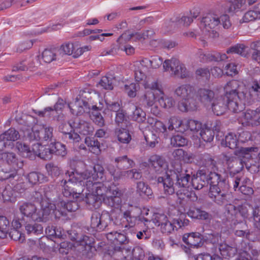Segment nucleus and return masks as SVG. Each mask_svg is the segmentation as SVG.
Segmentation results:
<instances>
[{
  "label": "nucleus",
  "mask_w": 260,
  "mask_h": 260,
  "mask_svg": "<svg viewBox=\"0 0 260 260\" xmlns=\"http://www.w3.org/2000/svg\"><path fill=\"white\" fill-rule=\"evenodd\" d=\"M90 174H79L77 172L68 171L64 174L63 178L60 180V186L62 187V193L64 197H70L75 196L78 197L80 192H78L76 187L79 185L83 180L86 179L85 185L87 190L95 194L103 200L104 203L111 207L118 208L122 201L121 197L122 192L117 187L113 186L107 187L100 182H93L89 176Z\"/></svg>",
  "instance_id": "1"
},
{
  "label": "nucleus",
  "mask_w": 260,
  "mask_h": 260,
  "mask_svg": "<svg viewBox=\"0 0 260 260\" xmlns=\"http://www.w3.org/2000/svg\"><path fill=\"white\" fill-rule=\"evenodd\" d=\"M172 167L164 176H159L156 179L158 185L163 187L164 192L167 195L175 193L174 180L176 181L175 185L180 187H186L190 182V173L181 164L175 163Z\"/></svg>",
  "instance_id": "2"
},
{
  "label": "nucleus",
  "mask_w": 260,
  "mask_h": 260,
  "mask_svg": "<svg viewBox=\"0 0 260 260\" xmlns=\"http://www.w3.org/2000/svg\"><path fill=\"white\" fill-rule=\"evenodd\" d=\"M247 208L243 205L235 206L233 204H228L225 207V216L227 221L230 222L232 228L235 229L239 225L241 230H236L235 234L238 236H244L247 233V225L245 219L248 216Z\"/></svg>",
  "instance_id": "3"
},
{
  "label": "nucleus",
  "mask_w": 260,
  "mask_h": 260,
  "mask_svg": "<svg viewBox=\"0 0 260 260\" xmlns=\"http://www.w3.org/2000/svg\"><path fill=\"white\" fill-rule=\"evenodd\" d=\"M258 148L256 147H241L235 151V154L238 156L225 155L224 159L228 165L231 173L236 174L241 171L244 166H248V161L253 157V153L257 152Z\"/></svg>",
  "instance_id": "4"
},
{
  "label": "nucleus",
  "mask_w": 260,
  "mask_h": 260,
  "mask_svg": "<svg viewBox=\"0 0 260 260\" xmlns=\"http://www.w3.org/2000/svg\"><path fill=\"white\" fill-rule=\"evenodd\" d=\"M85 91L80 93L75 99L73 104H68V106L72 114L82 115L84 113H89L90 119L95 124L99 127H103L105 125V119L101 112L96 111L90 112V105L84 98H86Z\"/></svg>",
  "instance_id": "5"
},
{
  "label": "nucleus",
  "mask_w": 260,
  "mask_h": 260,
  "mask_svg": "<svg viewBox=\"0 0 260 260\" xmlns=\"http://www.w3.org/2000/svg\"><path fill=\"white\" fill-rule=\"evenodd\" d=\"M203 31L208 33L210 38L218 37L217 30L222 26L224 29H229L232 26L230 17L227 14H223L219 17L214 13L207 14L201 21Z\"/></svg>",
  "instance_id": "6"
},
{
  "label": "nucleus",
  "mask_w": 260,
  "mask_h": 260,
  "mask_svg": "<svg viewBox=\"0 0 260 260\" xmlns=\"http://www.w3.org/2000/svg\"><path fill=\"white\" fill-rule=\"evenodd\" d=\"M163 68L165 71L170 72L171 76L180 79L188 78L191 76V73L186 69L185 65L175 58L165 60L163 63Z\"/></svg>",
  "instance_id": "7"
},
{
  "label": "nucleus",
  "mask_w": 260,
  "mask_h": 260,
  "mask_svg": "<svg viewBox=\"0 0 260 260\" xmlns=\"http://www.w3.org/2000/svg\"><path fill=\"white\" fill-rule=\"evenodd\" d=\"M242 83L236 80H232L228 82L224 87L225 91L224 96L229 100L230 98L239 99L240 101H244L246 98V93L241 91Z\"/></svg>",
  "instance_id": "8"
},
{
  "label": "nucleus",
  "mask_w": 260,
  "mask_h": 260,
  "mask_svg": "<svg viewBox=\"0 0 260 260\" xmlns=\"http://www.w3.org/2000/svg\"><path fill=\"white\" fill-rule=\"evenodd\" d=\"M41 209L38 208V222H46L49 219L51 214H53L55 218L57 212L58 203L56 204L51 203L49 201H43L41 202Z\"/></svg>",
  "instance_id": "9"
},
{
  "label": "nucleus",
  "mask_w": 260,
  "mask_h": 260,
  "mask_svg": "<svg viewBox=\"0 0 260 260\" xmlns=\"http://www.w3.org/2000/svg\"><path fill=\"white\" fill-rule=\"evenodd\" d=\"M152 220L155 225L160 226V230L162 233L166 235H169L174 231L175 228H176L174 222L170 221L167 215L164 214L155 213Z\"/></svg>",
  "instance_id": "10"
},
{
  "label": "nucleus",
  "mask_w": 260,
  "mask_h": 260,
  "mask_svg": "<svg viewBox=\"0 0 260 260\" xmlns=\"http://www.w3.org/2000/svg\"><path fill=\"white\" fill-rule=\"evenodd\" d=\"M111 221V217L109 213L103 212L93 213L91 217L90 227L95 231H103L107 227Z\"/></svg>",
  "instance_id": "11"
},
{
  "label": "nucleus",
  "mask_w": 260,
  "mask_h": 260,
  "mask_svg": "<svg viewBox=\"0 0 260 260\" xmlns=\"http://www.w3.org/2000/svg\"><path fill=\"white\" fill-rule=\"evenodd\" d=\"M18 209L23 218L25 217L34 221L38 222L39 216L38 215V208L34 204L30 202L19 203Z\"/></svg>",
  "instance_id": "12"
},
{
  "label": "nucleus",
  "mask_w": 260,
  "mask_h": 260,
  "mask_svg": "<svg viewBox=\"0 0 260 260\" xmlns=\"http://www.w3.org/2000/svg\"><path fill=\"white\" fill-rule=\"evenodd\" d=\"M206 176H207V180L208 184L210 185V189L212 188H226L227 184L226 179L222 178L221 175L216 171H206Z\"/></svg>",
  "instance_id": "13"
},
{
  "label": "nucleus",
  "mask_w": 260,
  "mask_h": 260,
  "mask_svg": "<svg viewBox=\"0 0 260 260\" xmlns=\"http://www.w3.org/2000/svg\"><path fill=\"white\" fill-rule=\"evenodd\" d=\"M183 241L191 247L199 248L204 244V237L198 232L185 234L182 237Z\"/></svg>",
  "instance_id": "14"
},
{
  "label": "nucleus",
  "mask_w": 260,
  "mask_h": 260,
  "mask_svg": "<svg viewBox=\"0 0 260 260\" xmlns=\"http://www.w3.org/2000/svg\"><path fill=\"white\" fill-rule=\"evenodd\" d=\"M79 208V205L76 201H69L66 203L63 201L58 202L57 212L56 218H59L62 216H66L67 212H75Z\"/></svg>",
  "instance_id": "15"
},
{
  "label": "nucleus",
  "mask_w": 260,
  "mask_h": 260,
  "mask_svg": "<svg viewBox=\"0 0 260 260\" xmlns=\"http://www.w3.org/2000/svg\"><path fill=\"white\" fill-rule=\"evenodd\" d=\"M224 188H212L209 192V197L216 204L222 205L228 202L230 195L225 192Z\"/></svg>",
  "instance_id": "16"
},
{
  "label": "nucleus",
  "mask_w": 260,
  "mask_h": 260,
  "mask_svg": "<svg viewBox=\"0 0 260 260\" xmlns=\"http://www.w3.org/2000/svg\"><path fill=\"white\" fill-rule=\"evenodd\" d=\"M189 172L190 175L192 174L191 172L189 171ZM190 180L192 187L197 190L201 189L208 185L207 176H206V170L204 169L199 170L197 172L196 177L194 175L192 177L190 176Z\"/></svg>",
  "instance_id": "17"
},
{
  "label": "nucleus",
  "mask_w": 260,
  "mask_h": 260,
  "mask_svg": "<svg viewBox=\"0 0 260 260\" xmlns=\"http://www.w3.org/2000/svg\"><path fill=\"white\" fill-rule=\"evenodd\" d=\"M224 95L215 97L210 105L212 110L214 114L219 116L223 115L227 110L226 101H228Z\"/></svg>",
  "instance_id": "18"
},
{
  "label": "nucleus",
  "mask_w": 260,
  "mask_h": 260,
  "mask_svg": "<svg viewBox=\"0 0 260 260\" xmlns=\"http://www.w3.org/2000/svg\"><path fill=\"white\" fill-rule=\"evenodd\" d=\"M198 161L200 165L205 168L206 171H217V162L213 156L208 153H204L199 156Z\"/></svg>",
  "instance_id": "19"
},
{
  "label": "nucleus",
  "mask_w": 260,
  "mask_h": 260,
  "mask_svg": "<svg viewBox=\"0 0 260 260\" xmlns=\"http://www.w3.org/2000/svg\"><path fill=\"white\" fill-rule=\"evenodd\" d=\"M60 53L65 55H72L77 58L83 54V48H79L78 45L72 43H67L62 45L59 50Z\"/></svg>",
  "instance_id": "20"
},
{
  "label": "nucleus",
  "mask_w": 260,
  "mask_h": 260,
  "mask_svg": "<svg viewBox=\"0 0 260 260\" xmlns=\"http://www.w3.org/2000/svg\"><path fill=\"white\" fill-rule=\"evenodd\" d=\"M0 159L3 161H6L14 168L20 169L23 166V161L19 159L16 154L14 152H5L1 153Z\"/></svg>",
  "instance_id": "21"
},
{
  "label": "nucleus",
  "mask_w": 260,
  "mask_h": 260,
  "mask_svg": "<svg viewBox=\"0 0 260 260\" xmlns=\"http://www.w3.org/2000/svg\"><path fill=\"white\" fill-rule=\"evenodd\" d=\"M148 161L151 167L157 173H160L167 166L165 159L159 155H153L150 157Z\"/></svg>",
  "instance_id": "22"
},
{
  "label": "nucleus",
  "mask_w": 260,
  "mask_h": 260,
  "mask_svg": "<svg viewBox=\"0 0 260 260\" xmlns=\"http://www.w3.org/2000/svg\"><path fill=\"white\" fill-rule=\"evenodd\" d=\"M194 92L193 87L189 84L181 85L177 87L174 91L175 94L182 99V101L194 96Z\"/></svg>",
  "instance_id": "23"
},
{
  "label": "nucleus",
  "mask_w": 260,
  "mask_h": 260,
  "mask_svg": "<svg viewBox=\"0 0 260 260\" xmlns=\"http://www.w3.org/2000/svg\"><path fill=\"white\" fill-rule=\"evenodd\" d=\"M73 126L74 129L78 131V132L84 135L92 134L93 132V127L89 122L81 119H76L73 122Z\"/></svg>",
  "instance_id": "24"
},
{
  "label": "nucleus",
  "mask_w": 260,
  "mask_h": 260,
  "mask_svg": "<svg viewBox=\"0 0 260 260\" xmlns=\"http://www.w3.org/2000/svg\"><path fill=\"white\" fill-rule=\"evenodd\" d=\"M199 100L206 106H210L213 101L215 99L214 92L207 89H200L198 92Z\"/></svg>",
  "instance_id": "25"
},
{
  "label": "nucleus",
  "mask_w": 260,
  "mask_h": 260,
  "mask_svg": "<svg viewBox=\"0 0 260 260\" xmlns=\"http://www.w3.org/2000/svg\"><path fill=\"white\" fill-rule=\"evenodd\" d=\"M246 3V0H231L225 2L222 5V8L224 13H234L241 9Z\"/></svg>",
  "instance_id": "26"
},
{
  "label": "nucleus",
  "mask_w": 260,
  "mask_h": 260,
  "mask_svg": "<svg viewBox=\"0 0 260 260\" xmlns=\"http://www.w3.org/2000/svg\"><path fill=\"white\" fill-rule=\"evenodd\" d=\"M39 131V140L42 141H49L51 143L55 139L53 138V128L46 125H37Z\"/></svg>",
  "instance_id": "27"
},
{
  "label": "nucleus",
  "mask_w": 260,
  "mask_h": 260,
  "mask_svg": "<svg viewBox=\"0 0 260 260\" xmlns=\"http://www.w3.org/2000/svg\"><path fill=\"white\" fill-rule=\"evenodd\" d=\"M20 137V135L18 131L13 127H11L0 135V145L6 147V143H2V142L5 141H15L19 139Z\"/></svg>",
  "instance_id": "28"
},
{
  "label": "nucleus",
  "mask_w": 260,
  "mask_h": 260,
  "mask_svg": "<svg viewBox=\"0 0 260 260\" xmlns=\"http://www.w3.org/2000/svg\"><path fill=\"white\" fill-rule=\"evenodd\" d=\"M117 168L119 170H126L132 168L135 166L133 160L128 158L127 155L116 157L114 159Z\"/></svg>",
  "instance_id": "29"
},
{
  "label": "nucleus",
  "mask_w": 260,
  "mask_h": 260,
  "mask_svg": "<svg viewBox=\"0 0 260 260\" xmlns=\"http://www.w3.org/2000/svg\"><path fill=\"white\" fill-rule=\"evenodd\" d=\"M194 96L180 101L178 104V109L183 112L194 111L197 109V103Z\"/></svg>",
  "instance_id": "30"
},
{
  "label": "nucleus",
  "mask_w": 260,
  "mask_h": 260,
  "mask_svg": "<svg viewBox=\"0 0 260 260\" xmlns=\"http://www.w3.org/2000/svg\"><path fill=\"white\" fill-rule=\"evenodd\" d=\"M141 213L140 209L136 208L134 209L125 211L123 214V217L126 220L129 226L133 227L138 220Z\"/></svg>",
  "instance_id": "31"
},
{
  "label": "nucleus",
  "mask_w": 260,
  "mask_h": 260,
  "mask_svg": "<svg viewBox=\"0 0 260 260\" xmlns=\"http://www.w3.org/2000/svg\"><path fill=\"white\" fill-rule=\"evenodd\" d=\"M85 202L88 209L92 210L96 209L100 207L102 203V199L99 196H96L95 194L89 192L85 199Z\"/></svg>",
  "instance_id": "32"
},
{
  "label": "nucleus",
  "mask_w": 260,
  "mask_h": 260,
  "mask_svg": "<svg viewBox=\"0 0 260 260\" xmlns=\"http://www.w3.org/2000/svg\"><path fill=\"white\" fill-rule=\"evenodd\" d=\"M227 109H229L233 113H239L242 112L244 107V103L239 99L230 98L226 101Z\"/></svg>",
  "instance_id": "33"
},
{
  "label": "nucleus",
  "mask_w": 260,
  "mask_h": 260,
  "mask_svg": "<svg viewBox=\"0 0 260 260\" xmlns=\"http://www.w3.org/2000/svg\"><path fill=\"white\" fill-rule=\"evenodd\" d=\"M23 132V137L29 141H39L40 139L39 137V131L38 129L37 125L32 127H27L22 129Z\"/></svg>",
  "instance_id": "34"
},
{
  "label": "nucleus",
  "mask_w": 260,
  "mask_h": 260,
  "mask_svg": "<svg viewBox=\"0 0 260 260\" xmlns=\"http://www.w3.org/2000/svg\"><path fill=\"white\" fill-rule=\"evenodd\" d=\"M28 182L32 184L42 183L48 181V177L45 175L39 172H31L27 175Z\"/></svg>",
  "instance_id": "35"
},
{
  "label": "nucleus",
  "mask_w": 260,
  "mask_h": 260,
  "mask_svg": "<svg viewBox=\"0 0 260 260\" xmlns=\"http://www.w3.org/2000/svg\"><path fill=\"white\" fill-rule=\"evenodd\" d=\"M114 134L118 141L122 143L128 144L132 139L128 130L124 128H115Z\"/></svg>",
  "instance_id": "36"
},
{
  "label": "nucleus",
  "mask_w": 260,
  "mask_h": 260,
  "mask_svg": "<svg viewBox=\"0 0 260 260\" xmlns=\"http://www.w3.org/2000/svg\"><path fill=\"white\" fill-rule=\"evenodd\" d=\"M204 237V242L210 243L215 246H218L222 241L221 234L216 232H212L210 233H207Z\"/></svg>",
  "instance_id": "37"
},
{
  "label": "nucleus",
  "mask_w": 260,
  "mask_h": 260,
  "mask_svg": "<svg viewBox=\"0 0 260 260\" xmlns=\"http://www.w3.org/2000/svg\"><path fill=\"white\" fill-rule=\"evenodd\" d=\"M220 254L225 258L233 256L237 252V249L222 241L218 246Z\"/></svg>",
  "instance_id": "38"
},
{
  "label": "nucleus",
  "mask_w": 260,
  "mask_h": 260,
  "mask_svg": "<svg viewBox=\"0 0 260 260\" xmlns=\"http://www.w3.org/2000/svg\"><path fill=\"white\" fill-rule=\"evenodd\" d=\"M84 142L91 152L96 154L100 153V143L95 137H87Z\"/></svg>",
  "instance_id": "39"
},
{
  "label": "nucleus",
  "mask_w": 260,
  "mask_h": 260,
  "mask_svg": "<svg viewBox=\"0 0 260 260\" xmlns=\"http://www.w3.org/2000/svg\"><path fill=\"white\" fill-rule=\"evenodd\" d=\"M247 49L248 47L245 45L237 44L229 48L226 52L228 54L236 53L242 56L246 57L248 53Z\"/></svg>",
  "instance_id": "40"
},
{
  "label": "nucleus",
  "mask_w": 260,
  "mask_h": 260,
  "mask_svg": "<svg viewBox=\"0 0 260 260\" xmlns=\"http://www.w3.org/2000/svg\"><path fill=\"white\" fill-rule=\"evenodd\" d=\"M25 230L28 235H40L42 234L43 228L41 224L32 222L25 223Z\"/></svg>",
  "instance_id": "41"
},
{
  "label": "nucleus",
  "mask_w": 260,
  "mask_h": 260,
  "mask_svg": "<svg viewBox=\"0 0 260 260\" xmlns=\"http://www.w3.org/2000/svg\"><path fill=\"white\" fill-rule=\"evenodd\" d=\"M93 171L94 173L92 174L91 175L90 173L87 170L83 172L82 173H85L86 172H87V175H88V173H89V176L91 177V180H96L98 179H100L101 180H104V178L105 177V172L103 166L99 164L95 165L93 167Z\"/></svg>",
  "instance_id": "42"
},
{
  "label": "nucleus",
  "mask_w": 260,
  "mask_h": 260,
  "mask_svg": "<svg viewBox=\"0 0 260 260\" xmlns=\"http://www.w3.org/2000/svg\"><path fill=\"white\" fill-rule=\"evenodd\" d=\"M137 191L139 193L140 196H146L149 198H151L153 194L152 190L149 185L142 181L137 183Z\"/></svg>",
  "instance_id": "43"
},
{
  "label": "nucleus",
  "mask_w": 260,
  "mask_h": 260,
  "mask_svg": "<svg viewBox=\"0 0 260 260\" xmlns=\"http://www.w3.org/2000/svg\"><path fill=\"white\" fill-rule=\"evenodd\" d=\"M2 197L5 202H15L17 197V194L14 191L12 187L8 185L6 187L2 192Z\"/></svg>",
  "instance_id": "44"
},
{
  "label": "nucleus",
  "mask_w": 260,
  "mask_h": 260,
  "mask_svg": "<svg viewBox=\"0 0 260 260\" xmlns=\"http://www.w3.org/2000/svg\"><path fill=\"white\" fill-rule=\"evenodd\" d=\"M45 168L48 174L52 178L57 177L62 173L61 168L53 162L47 164L45 166Z\"/></svg>",
  "instance_id": "45"
},
{
  "label": "nucleus",
  "mask_w": 260,
  "mask_h": 260,
  "mask_svg": "<svg viewBox=\"0 0 260 260\" xmlns=\"http://www.w3.org/2000/svg\"><path fill=\"white\" fill-rule=\"evenodd\" d=\"M10 223L6 217L0 216V238L4 239L7 237L9 232Z\"/></svg>",
  "instance_id": "46"
},
{
  "label": "nucleus",
  "mask_w": 260,
  "mask_h": 260,
  "mask_svg": "<svg viewBox=\"0 0 260 260\" xmlns=\"http://www.w3.org/2000/svg\"><path fill=\"white\" fill-rule=\"evenodd\" d=\"M51 145H52L53 150V154L62 157L66 156L67 154V152L64 145L59 142H56L55 140L51 143Z\"/></svg>",
  "instance_id": "47"
},
{
  "label": "nucleus",
  "mask_w": 260,
  "mask_h": 260,
  "mask_svg": "<svg viewBox=\"0 0 260 260\" xmlns=\"http://www.w3.org/2000/svg\"><path fill=\"white\" fill-rule=\"evenodd\" d=\"M224 142L226 147L234 149L237 148L238 140L236 135L230 133L225 137L221 143L223 144Z\"/></svg>",
  "instance_id": "48"
},
{
  "label": "nucleus",
  "mask_w": 260,
  "mask_h": 260,
  "mask_svg": "<svg viewBox=\"0 0 260 260\" xmlns=\"http://www.w3.org/2000/svg\"><path fill=\"white\" fill-rule=\"evenodd\" d=\"M200 135L205 142H211L213 140L214 132L213 130L204 125V127H202L200 130Z\"/></svg>",
  "instance_id": "49"
},
{
  "label": "nucleus",
  "mask_w": 260,
  "mask_h": 260,
  "mask_svg": "<svg viewBox=\"0 0 260 260\" xmlns=\"http://www.w3.org/2000/svg\"><path fill=\"white\" fill-rule=\"evenodd\" d=\"M16 148L23 156L33 160L34 155H30V148L27 145L21 142H17L16 144Z\"/></svg>",
  "instance_id": "50"
},
{
  "label": "nucleus",
  "mask_w": 260,
  "mask_h": 260,
  "mask_svg": "<svg viewBox=\"0 0 260 260\" xmlns=\"http://www.w3.org/2000/svg\"><path fill=\"white\" fill-rule=\"evenodd\" d=\"M131 116L132 120L139 123H144L146 120V113L140 108L136 107Z\"/></svg>",
  "instance_id": "51"
},
{
  "label": "nucleus",
  "mask_w": 260,
  "mask_h": 260,
  "mask_svg": "<svg viewBox=\"0 0 260 260\" xmlns=\"http://www.w3.org/2000/svg\"><path fill=\"white\" fill-rule=\"evenodd\" d=\"M168 129L169 131L175 129L177 131H181V128L183 126L182 121L177 117H171L168 121Z\"/></svg>",
  "instance_id": "52"
},
{
  "label": "nucleus",
  "mask_w": 260,
  "mask_h": 260,
  "mask_svg": "<svg viewBox=\"0 0 260 260\" xmlns=\"http://www.w3.org/2000/svg\"><path fill=\"white\" fill-rule=\"evenodd\" d=\"M155 96L153 91L147 90L143 96L142 101L145 107H151L155 102Z\"/></svg>",
  "instance_id": "53"
},
{
  "label": "nucleus",
  "mask_w": 260,
  "mask_h": 260,
  "mask_svg": "<svg viewBox=\"0 0 260 260\" xmlns=\"http://www.w3.org/2000/svg\"><path fill=\"white\" fill-rule=\"evenodd\" d=\"M145 89H150L151 91L157 90L161 94H164V93L161 89V86L159 84L157 81L152 80L150 78L148 77L146 82L143 85Z\"/></svg>",
  "instance_id": "54"
},
{
  "label": "nucleus",
  "mask_w": 260,
  "mask_h": 260,
  "mask_svg": "<svg viewBox=\"0 0 260 260\" xmlns=\"http://www.w3.org/2000/svg\"><path fill=\"white\" fill-rule=\"evenodd\" d=\"M142 39H144V35H143V33L141 34L138 32L131 34L124 33L119 37L118 41L123 39L124 41H127L131 39H133L135 41H136L138 40H140Z\"/></svg>",
  "instance_id": "55"
},
{
  "label": "nucleus",
  "mask_w": 260,
  "mask_h": 260,
  "mask_svg": "<svg viewBox=\"0 0 260 260\" xmlns=\"http://www.w3.org/2000/svg\"><path fill=\"white\" fill-rule=\"evenodd\" d=\"M189 186V184L188 186L186 187H182V188L176 190L175 192L176 196L179 199L183 200L185 198L187 199H190L193 196L196 200L197 199V197L196 196L195 193L193 192H190L188 189H186L187 187Z\"/></svg>",
  "instance_id": "56"
},
{
  "label": "nucleus",
  "mask_w": 260,
  "mask_h": 260,
  "mask_svg": "<svg viewBox=\"0 0 260 260\" xmlns=\"http://www.w3.org/2000/svg\"><path fill=\"white\" fill-rule=\"evenodd\" d=\"M42 58L46 63H50L56 59V53L55 50L46 49L42 54Z\"/></svg>",
  "instance_id": "57"
},
{
  "label": "nucleus",
  "mask_w": 260,
  "mask_h": 260,
  "mask_svg": "<svg viewBox=\"0 0 260 260\" xmlns=\"http://www.w3.org/2000/svg\"><path fill=\"white\" fill-rule=\"evenodd\" d=\"M127 119L126 113L122 110L116 113L115 121L118 126H123L124 124H126Z\"/></svg>",
  "instance_id": "58"
},
{
  "label": "nucleus",
  "mask_w": 260,
  "mask_h": 260,
  "mask_svg": "<svg viewBox=\"0 0 260 260\" xmlns=\"http://www.w3.org/2000/svg\"><path fill=\"white\" fill-rule=\"evenodd\" d=\"M53 150L51 144L49 146H43L41 152L39 153V157L44 160L50 159L53 154Z\"/></svg>",
  "instance_id": "59"
},
{
  "label": "nucleus",
  "mask_w": 260,
  "mask_h": 260,
  "mask_svg": "<svg viewBox=\"0 0 260 260\" xmlns=\"http://www.w3.org/2000/svg\"><path fill=\"white\" fill-rule=\"evenodd\" d=\"M185 126L187 129L194 132L200 131L203 127L201 122L193 119L187 120L185 123Z\"/></svg>",
  "instance_id": "60"
},
{
  "label": "nucleus",
  "mask_w": 260,
  "mask_h": 260,
  "mask_svg": "<svg viewBox=\"0 0 260 260\" xmlns=\"http://www.w3.org/2000/svg\"><path fill=\"white\" fill-rule=\"evenodd\" d=\"M43 189L45 200L51 201L52 200L54 199L56 191L53 185H45Z\"/></svg>",
  "instance_id": "61"
},
{
  "label": "nucleus",
  "mask_w": 260,
  "mask_h": 260,
  "mask_svg": "<svg viewBox=\"0 0 260 260\" xmlns=\"http://www.w3.org/2000/svg\"><path fill=\"white\" fill-rule=\"evenodd\" d=\"M160 105L164 108H170L175 105V101L171 97L161 96L158 100Z\"/></svg>",
  "instance_id": "62"
},
{
  "label": "nucleus",
  "mask_w": 260,
  "mask_h": 260,
  "mask_svg": "<svg viewBox=\"0 0 260 260\" xmlns=\"http://www.w3.org/2000/svg\"><path fill=\"white\" fill-rule=\"evenodd\" d=\"M139 88L140 85L138 83H132L129 85L125 84L124 85L125 90L128 95L131 98H134L136 96V92Z\"/></svg>",
  "instance_id": "63"
},
{
  "label": "nucleus",
  "mask_w": 260,
  "mask_h": 260,
  "mask_svg": "<svg viewBox=\"0 0 260 260\" xmlns=\"http://www.w3.org/2000/svg\"><path fill=\"white\" fill-rule=\"evenodd\" d=\"M132 254L133 260H144L145 257L144 250L139 246L132 249Z\"/></svg>",
  "instance_id": "64"
}]
</instances>
